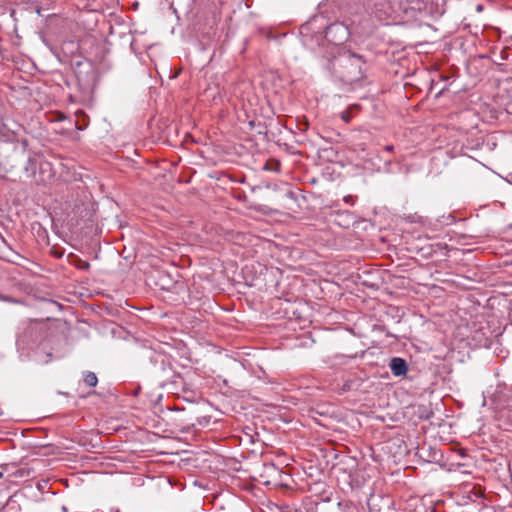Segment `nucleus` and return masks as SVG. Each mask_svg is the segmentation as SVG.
<instances>
[{"mask_svg":"<svg viewBox=\"0 0 512 512\" xmlns=\"http://www.w3.org/2000/svg\"><path fill=\"white\" fill-rule=\"evenodd\" d=\"M38 155L28 148L27 140L0 142V173L13 181L35 178Z\"/></svg>","mask_w":512,"mask_h":512,"instance_id":"nucleus-1","label":"nucleus"},{"mask_svg":"<svg viewBox=\"0 0 512 512\" xmlns=\"http://www.w3.org/2000/svg\"><path fill=\"white\" fill-rule=\"evenodd\" d=\"M364 65L362 56L346 52L334 57L329 63V69L342 82L352 84L363 78Z\"/></svg>","mask_w":512,"mask_h":512,"instance_id":"nucleus-2","label":"nucleus"},{"mask_svg":"<svg viewBox=\"0 0 512 512\" xmlns=\"http://www.w3.org/2000/svg\"><path fill=\"white\" fill-rule=\"evenodd\" d=\"M67 215L73 225L83 223L88 227L89 222H94L97 211V203L92 194H66Z\"/></svg>","mask_w":512,"mask_h":512,"instance_id":"nucleus-3","label":"nucleus"},{"mask_svg":"<svg viewBox=\"0 0 512 512\" xmlns=\"http://www.w3.org/2000/svg\"><path fill=\"white\" fill-rule=\"evenodd\" d=\"M40 337V331L36 327H29L18 337L17 346L20 349L27 347L28 349L35 351L37 356H40L41 354L45 355V359L42 360L44 363H48L53 357L56 359L63 357V353L50 347L53 343L52 338H47L38 342Z\"/></svg>","mask_w":512,"mask_h":512,"instance_id":"nucleus-4","label":"nucleus"},{"mask_svg":"<svg viewBox=\"0 0 512 512\" xmlns=\"http://www.w3.org/2000/svg\"><path fill=\"white\" fill-rule=\"evenodd\" d=\"M372 13L381 22H400L397 0H377Z\"/></svg>","mask_w":512,"mask_h":512,"instance_id":"nucleus-5","label":"nucleus"},{"mask_svg":"<svg viewBox=\"0 0 512 512\" xmlns=\"http://www.w3.org/2000/svg\"><path fill=\"white\" fill-rule=\"evenodd\" d=\"M398 13L401 21L416 19L427 8V0H397Z\"/></svg>","mask_w":512,"mask_h":512,"instance_id":"nucleus-6","label":"nucleus"},{"mask_svg":"<svg viewBox=\"0 0 512 512\" xmlns=\"http://www.w3.org/2000/svg\"><path fill=\"white\" fill-rule=\"evenodd\" d=\"M347 37L348 29L342 23H333L325 30V38L335 45L343 43Z\"/></svg>","mask_w":512,"mask_h":512,"instance_id":"nucleus-7","label":"nucleus"},{"mask_svg":"<svg viewBox=\"0 0 512 512\" xmlns=\"http://www.w3.org/2000/svg\"><path fill=\"white\" fill-rule=\"evenodd\" d=\"M152 362L154 364L156 373H162L167 378H169L170 375L172 377L181 378L180 374H176L173 371L169 359L166 358L165 356H162V355L155 356L154 358H152Z\"/></svg>","mask_w":512,"mask_h":512,"instance_id":"nucleus-8","label":"nucleus"},{"mask_svg":"<svg viewBox=\"0 0 512 512\" xmlns=\"http://www.w3.org/2000/svg\"><path fill=\"white\" fill-rule=\"evenodd\" d=\"M389 368L395 377H402L408 372V363L402 357H393L390 359Z\"/></svg>","mask_w":512,"mask_h":512,"instance_id":"nucleus-9","label":"nucleus"},{"mask_svg":"<svg viewBox=\"0 0 512 512\" xmlns=\"http://www.w3.org/2000/svg\"><path fill=\"white\" fill-rule=\"evenodd\" d=\"M39 169H40V174L44 175L45 173H47V177L41 176L38 181L44 182L53 176L51 164L49 162L45 161V162L39 163Z\"/></svg>","mask_w":512,"mask_h":512,"instance_id":"nucleus-10","label":"nucleus"},{"mask_svg":"<svg viewBox=\"0 0 512 512\" xmlns=\"http://www.w3.org/2000/svg\"><path fill=\"white\" fill-rule=\"evenodd\" d=\"M83 381L89 387H95L98 383V378L94 372L85 371L83 373Z\"/></svg>","mask_w":512,"mask_h":512,"instance_id":"nucleus-11","label":"nucleus"},{"mask_svg":"<svg viewBox=\"0 0 512 512\" xmlns=\"http://www.w3.org/2000/svg\"><path fill=\"white\" fill-rule=\"evenodd\" d=\"M74 266L79 270H88L90 268V263L82 260L81 258L76 257V260L74 262Z\"/></svg>","mask_w":512,"mask_h":512,"instance_id":"nucleus-12","label":"nucleus"},{"mask_svg":"<svg viewBox=\"0 0 512 512\" xmlns=\"http://www.w3.org/2000/svg\"><path fill=\"white\" fill-rule=\"evenodd\" d=\"M50 252L53 257L60 259L63 257L65 250L60 246H53L51 247Z\"/></svg>","mask_w":512,"mask_h":512,"instance_id":"nucleus-13","label":"nucleus"},{"mask_svg":"<svg viewBox=\"0 0 512 512\" xmlns=\"http://www.w3.org/2000/svg\"><path fill=\"white\" fill-rule=\"evenodd\" d=\"M253 208L262 214H270L272 211V209L267 205H255Z\"/></svg>","mask_w":512,"mask_h":512,"instance_id":"nucleus-14","label":"nucleus"},{"mask_svg":"<svg viewBox=\"0 0 512 512\" xmlns=\"http://www.w3.org/2000/svg\"><path fill=\"white\" fill-rule=\"evenodd\" d=\"M340 117L345 123H349L352 119V113L349 110H345L341 112Z\"/></svg>","mask_w":512,"mask_h":512,"instance_id":"nucleus-15","label":"nucleus"},{"mask_svg":"<svg viewBox=\"0 0 512 512\" xmlns=\"http://www.w3.org/2000/svg\"><path fill=\"white\" fill-rule=\"evenodd\" d=\"M354 198H356V196L352 195V194H348L344 197V200L346 203H349L351 205H353L354 203Z\"/></svg>","mask_w":512,"mask_h":512,"instance_id":"nucleus-16","label":"nucleus"},{"mask_svg":"<svg viewBox=\"0 0 512 512\" xmlns=\"http://www.w3.org/2000/svg\"><path fill=\"white\" fill-rule=\"evenodd\" d=\"M372 501H373V498L369 499L368 502H367L369 511L370 512H376V510L374 508V504L372 503ZM377 512H380V510H377Z\"/></svg>","mask_w":512,"mask_h":512,"instance_id":"nucleus-17","label":"nucleus"},{"mask_svg":"<svg viewBox=\"0 0 512 512\" xmlns=\"http://www.w3.org/2000/svg\"><path fill=\"white\" fill-rule=\"evenodd\" d=\"M239 201L246 202L247 201V195L245 193L242 194H236Z\"/></svg>","mask_w":512,"mask_h":512,"instance_id":"nucleus-18","label":"nucleus"},{"mask_svg":"<svg viewBox=\"0 0 512 512\" xmlns=\"http://www.w3.org/2000/svg\"><path fill=\"white\" fill-rule=\"evenodd\" d=\"M499 180L501 182H506L509 185V187L504 188L505 190H508V191L512 190V182L505 180V179H499Z\"/></svg>","mask_w":512,"mask_h":512,"instance_id":"nucleus-19","label":"nucleus"},{"mask_svg":"<svg viewBox=\"0 0 512 512\" xmlns=\"http://www.w3.org/2000/svg\"><path fill=\"white\" fill-rule=\"evenodd\" d=\"M345 507L347 509V512H357L355 507H353L352 505L346 504Z\"/></svg>","mask_w":512,"mask_h":512,"instance_id":"nucleus-20","label":"nucleus"},{"mask_svg":"<svg viewBox=\"0 0 512 512\" xmlns=\"http://www.w3.org/2000/svg\"><path fill=\"white\" fill-rule=\"evenodd\" d=\"M384 149L387 152H393L394 151V146L393 145H387V146H385Z\"/></svg>","mask_w":512,"mask_h":512,"instance_id":"nucleus-21","label":"nucleus"},{"mask_svg":"<svg viewBox=\"0 0 512 512\" xmlns=\"http://www.w3.org/2000/svg\"><path fill=\"white\" fill-rule=\"evenodd\" d=\"M505 413L507 415V418L512 422V410H507Z\"/></svg>","mask_w":512,"mask_h":512,"instance_id":"nucleus-22","label":"nucleus"},{"mask_svg":"<svg viewBox=\"0 0 512 512\" xmlns=\"http://www.w3.org/2000/svg\"><path fill=\"white\" fill-rule=\"evenodd\" d=\"M436 454H437V452H433L432 459L436 458Z\"/></svg>","mask_w":512,"mask_h":512,"instance_id":"nucleus-23","label":"nucleus"},{"mask_svg":"<svg viewBox=\"0 0 512 512\" xmlns=\"http://www.w3.org/2000/svg\"><path fill=\"white\" fill-rule=\"evenodd\" d=\"M2 477H3V472L0 471V478H2Z\"/></svg>","mask_w":512,"mask_h":512,"instance_id":"nucleus-24","label":"nucleus"},{"mask_svg":"<svg viewBox=\"0 0 512 512\" xmlns=\"http://www.w3.org/2000/svg\"><path fill=\"white\" fill-rule=\"evenodd\" d=\"M0 299H2V300H3V299H5V298L0 294Z\"/></svg>","mask_w":512,"mask_h":512,"instance_id":"nucleus-25","label":"nucleus"}]
</instances>
